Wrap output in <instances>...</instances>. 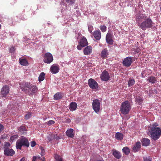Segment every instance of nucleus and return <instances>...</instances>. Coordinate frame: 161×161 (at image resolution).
I'll use <instances>...</instances> for the list:
<instances>
[{
  "label": "nucleus",
  "instance_id": "19",
  "mask_svg": "<svg viewBox=\"0 0 161 161\" xmlns=\"http://www.w3.org/2000/svg\"><path fill=\"white\" fill-rule=\"evenodd\" d=\"M142 145L143 146H147L150 143V141L149 139L147 138H143L141 140Z\"/></svg>",
  "mask_w": 161,
  "mask_h": 161
},
{
  "label": "nucleus",
  "instance_id": "15",
  "mask_svg": "<svg viewBox=\"0 0 161 161\" xmlns=\"http://www.w3.org/2000/svg\"><path fill=\"white\" fill-rule=\"evenodd\" d=\"M50 70L53 74H56L59 70V66L58 64H53L51 66Z\"/></svg>",
  "mask_w": 161,
  "mask_h": 161
},
{
  "label": "nucleus",
  "instance_id": "26",
  "mask_svg": "<svg viewBox=\"0 0 161 161\" xmlns=\"http://www.w3.org/2000/svg\"><path fill=\"white\" fill-rule=\"evenodd\" d=\"M147 80L152 84H154L157 81V78L153 76H151L147 78Z\"/></svg>",
  "mask_w": 161,
  "mask_h": 161
},
{
  "label": "nucleus",
  "instance_id": "18",
  "mask_svg": "<svg viewBox=\"0 0 161 161\" xmlns=\"http://www.w3.org/2000/svg\"><path fill=\"white\" fill-rule=\"evenodd\" d=\"M59 139H60V137L57 134H53L47 137V139L49 142H51L54 140H58Z\"/></svg>",
  "mask_w": 161,
  "mask_h": 161
},
{
  "label": "nucleus",
  "instance_id": "8",
  "mask_svg": "<svg viewBox=\"0 0 161 161\" xmlns=\"http://www.w3.org/2000/svg\"><path fill=\"white\" fill-rule=\"evenodd\" d=\"M43 61L45 63L50 64L53 60V58L52 54L49 53H47L45 54Z\"/></svg>",
  "mask_w": 161,
  "mask_h": 161
},
{
  "label": "nucleus",
  "instance_id": "17",
  "mask_svg": "<svg viewBox=\"0 0 161 161\" xmlns=\"http://www.w3.org/2000/svg\"><path fill=\"white\" fill-rule=\"evenodd\" d=\"M92 52V48L90 46L86 47L83 50V53L85 55L90 54Z\"/></svg>",
  "mask_w": 161,
  "mask_h": 161
},
{
  "label": "nucleus",
  "instance_id": "46",
  "mask_svg": "<svg viewBox=\"0 0 161 161\" xmlns=\"http://www.w3.org/2000/svg\"><path fill=\"white\" fill-rule=\"evenodd\" d=\"M10 52L11 53H13L15 51V48L14 47H11L10 49Z\"/></svg>",
  "mask_w": 161,
  "mask_h": 161
},
{
  "label": "nucleus",
  "instance_id": "34",
  "mask_svg": "<svg viewBox=\"0 0 161 161\" xmlns=\"http://www.w3.org/2000/svg\"><path fill=\"white\" fill-rule=\"evenodd\" d=\"M45 74L42 72L40 74L38 78L39 81H43L45 78Z\"/></svg>",
  "mask_w": 161,
  "mask_h": 161
},
{
  "label": "nucleus",
  "instance_id": "29",
  "mask_svg": "<svg viewBox=\"0 0 161 161\" xmlns=\"http://www.w3.org/2000/svg\"><path fill=\"white\" fill-rule=\"evenodd\" d=\"M18 130L23 134H25L26 133V128L25 126L24 125L21 126L18 128Z\"/></svg>",
  "mask_w": 161,
  "mask_h": 161
},
{
  "label": "nucleus",
  "instance_id": "50",
  "mask_svg": "<svg viewBox=\"0 0 161 161\" xmlns=\"http://www.w3.org/2000/svg\"><path fill=\"white\" fill-rule=\"evenodd\" d=\"M25 157L22 158L20 160V161H25Z\"/></svg>",
  "mask_w": 161,
  "mask_h": 161
},
{
  "label": "nucleus",
  "instance_id": "51",
  "mask_svg": "<svg viewBox=\"0 0 161 161\" xmlns=\"http://www.w3.org/2000/svg\"><path fill=\"white\" fill-rule=\"evenodd\" d=\"M37 159H39V160H42V158L41 157H40V156H37Z\"/></svg>",
  "mask_w": 161,
  "mask_h": 161
},
{
  "label": "nucleus",
  "instance_id": "4",
  "mask_svg": "<svg viewBox=\"0 0 161 161\" xmlns=\"http://www.w3.org/2000/svg\"><path fill=\"white\" fill-rule=\"evenodd\" d=\"M29 145L28 139L25 137L22 136L20 139L17 141L16 146L17 149H21L22 146L28 147Z\"/></svg>",
  "mask_w": 161,
  "mask_h": 161
},
{
  "label": "nucleus",
  "instance_id": "36",
  "mask_svg": "<svg viewBox=\"0 0 161 161\" xmlns=\"http://www.w3.org/2000/svg\"><path fill=\"white\" fill-rule=\"evenodd\" d=\"M18 137V135H15L13 136L10 137V141L11 142H13L14 140L15 139H17Z\"/></svg>",
  "mask_w": 161,
  "mask_h": 161
},
{
  "label": "nucleus",
  "instance_id": "20",
  "mask_svg": "<svg viewBox=\"0 0 161 161\" xmlns=\"http://www.w3.org/2000/svg\"><path fill=\"white\" fill-rule=\"evenodd\" d=\"M93 36L97 40H99L101 37V33L100 31L99 30H97L94 31Z\"/></svg>",
  "mask_w": 161,
  "mask_h": 161
},
{
  "label": "nucleus",
  "instance_id": "40",
  "mask_svg": "<svg viewBox=\"0 0 161 161\" xmlns=\"http://www.w3.org/2000/svg\"><path fill=\"white\" fill-rule=\"evenodd\" d=\"M40 149L41 150V156H44L45 154L44 148L43 147H40Z\"/></svg>",
  "mask_w": 161,
  "mask_h": 161
},
{
  "label": "nucleus",
  "instance_id": "10",
  "mask_svg": "<svg viewBox=\"0 0 161 161\" xmlns=\"http://www.w3.org/2000/svg\"><path fill=\"white\" fill-rule=\"evenodd\" d=\"M88 84L89 87L92 89H96L98 87V83L92 78L88 80Z\"/></svg>",
  "mask_w": 161,
  "mask_h": 161
},
{
  "label": "nucleus",
  "instance_id": "37",
  "mask_svg": "<svg viewBox=\"0 0 161 161\" xmlns=\"http://www.w3.org/2000/svg\"><path fill=\"white\" fill-rule=\"evenodd\" d=\"M100 29L102 32H105L106 31L107 27L105 25H102L100 26Z\"/></svg>",
  "mask_w": 161,
  "mask_h": 161
},
{
  "label": "nucleus",
  "instance_id": "43",
  "mask_svg": "<svg viewBox=\"0 0 161 161\" xmlns=\"http://www.w3.org/2000/svg\"><path fill=\"white\" fill-rule=\"evenodd\" d=\"M36 145V142L34 141H32L31 142V145L32 147H34Z\"/></svg>",
  "mask_w": 161,
  "mask_h": 161
},
{
  "label": "nucleus",
  "instance_id": "6",
  "mask_svg": "<svg viewBox=\"0 0 161 161\" xmlns=\"http://www.w3.org/2000/svg\"><path fill=\"white\" fill-rule=\"evenodd\" d=\"M147 18V16L145 14H143L140 12L137 14L136 15V21L138 26L146 19Z\"/></svg>",
  "mask_w": 161,
  "mask_h": 161
},
{
  "label": "nucleus",
  "instance_id": "11",
  "mask_svg": "<svg viewBox=\"0 0 161 161\" xmlns=\"http://www.w3.org/2000/svg\"><path fill=\"white\" fill-rule=\"evenodd\" d=\"M9 92V88L8 86H3L1 89V93L3 97H6Z\"/></svg>",
  "mask_w": 161,
  "mask_h": 161
},
{
  "label": "nucleus",
  "instance_id": "47",
  "mask_svg": "<svg viewBox=\"0 0 161 161\" xmlns=\"http://www.w3.org/2000/svg\"><path fill=\"white\" fill-rule=\"evenodd\" d=\"M93 28V27L92 26H89L88 27V29L89 30V31L91 33L92 31V29Z\"/></svg>",
  "mask_w": 161,
  "mask_h": 161
},
{
  "label": "nucleus",
  "instance_id": "21",
  "mask_svg": "<svg viewBox=\"0 0 161 161\" xmlns=\"http://www.w3.org/2000/svg\"><path fill=\"white\" fill-rule=\"evenodd\" d=\"M79 44L84 47L88 45L87 41L85 37L83 36L82 37V38L80 41Z\"/></svg>",
  "mask_w": 161,
  "mask_h": 161
},
{
  "label": "nucleus",
  "instance_id": "38",
  "mask_svg": "<svg viewBox=\"0 0 161 161\" xmlns=\"http://www.w3.org/2000/svg\"><path fill=\"white\" fill-rule=\"evenodd\" d=\"M31 116V112H29L26 114L25 115V119H29Z\"/></svg>",
  "mask_w": 161,
  "mask_h": 161
},
{
  "label": "nucleus",
  "instance_id": "23",
  "mask_svg": "<svg viewBox=\"0 0 161 161\" xmlns=\"http://www.w3.org/2000/svg\"><path fill=\"white\" fill-rule=\"evenodd\" d=\"M141 148V143L139 142H137L133 147V149L134 152H138Z\"/></svg>",
  "mask_w": 161,
  "mask_h": 161
},
{
  "label": "nucleus",
  "instance_id": "30",
  "mask_svg": "<svg viewBox=\"0 0 161 161\" xmlns=\"http://www.w3.org/2000/svg\"><path fill=\"white\" fill-rule=\"evenodd\" d=\"M19 63L21 65L26 66L28 64L27 61L25 58L19 59Z\"/></svg>",
  "mask_w": 161,
  "mask_h": 161
},
{
  "label": "nucleus",
  "instance_id": "39",
  "mask_svg": "<svg viewBox=\"0 0 161 161\" xmlns=\"http://www.w3.org/2000/svg\"><path fill=\"white\" fill-rule=\"evenodd\" d=\"M65 1L69 5L74 4L75 0H65Z\"/></svg>",
  "mask_w": 161,
  "mask_h": 161
},
{
  "label": "nucleus",
  "instance_id": "32",
  "mask_svg": "<svg viewBox=\"0 0 161 161\" xmlns=\"http://www.w3.org/2000/svg\"><path fill=\"white\" fill-rule=\"evenodd\" d=\"M123 152L126 155L129 154L130 153V149L127 147H125L122 149Z\"/></svg>",
  "mask_w": 161,
  "mask_h": 161
},
{
  "label": "nucleus",
  "instance_id": "7",
  "mask_svg": "<svg viewBox=\"0 0 161 161\" xmlns=\"http://www.w3.org/2000/svg\"><path fill=\"white\" fill-rule=\"evenodd\" d=\"M92 107L96 113H98L100 109V103L98 99H95L93 101Z\"/></svg>",
  "mask_w": 161,
  "mask_h": 161
},
{
  "label": "nucleus",
  "instance_id": "52",
  "mask_svg": "<svg viewBox=\"0 0 161 161\" xmlns=\"http://www.w3.org/2000/svg\"><path fill=\"white\" fill-rule=\"evenodd\" d=\"M45 158L44 157H43L42 158V160H42L43 161H45Z\"/></svg>",
  "mask_w": 161,
  "mask_h": 161
},
{
  "label": "nucleus",
  "instance_id": "33",
  "mask_svg": "<svg viewBox=\"0 0 161 161\" xmlns=\"http://www.w3.org/2000/svg\"><path fill=\"white\" fill-rule=\"evenodd\" d=\"M135 80L133 79H130L128 82V86H131L135 84Z\"/></svg>",
  "mask_w": 161,
  "mask_h": 161
},
{
  "label": "nucleus",
  "instance_id": "41",
  "mask_svg": "<svg viewBox=\"0 0 161 161\" xmlns=\"http://www.w3.org/2000/svg\"><path fill=\"white\" fill-rule=\"evenodd\" d=\"M10 144L8 142H6L5 143V144L4 145V149H5V148H9L8 147L10 146Z\"/></svg>",
  "mask_w": 161,
  "mask_h": 161
},
{
  "label": "nucleus",
  "instance_id": "22",
  "mask_svg": "<svg viewBox=\"0 0 161 161\" xmlns=\"http://www.w3.org/2000/svg\"><path fill=\"white\" fill-rule=\"evenodd\" d=\"M77 107V105L75 102H71L70 103L69 108L71 111L75 110L76 109Z\"/></svg>",
  "mask_w": 161,
  "mask_h": 161
},
{
  "label": "nucleus",
  "instance_id": "48",
  "mask_svg": "<svg viewBox=\"0 0 161 161\" xmlns=\"http://www.w3.org/2000/svg\"><path fill=\"white\" fill-rule=\"evenodd\" d=\"M4 129V126L3 125L0 124V133Z\"/></svg>",
  "mask_w": 161,
  "mask_h": 161
},
{
  "label": "nucleus",
  "instance_id": "16",
  "mask_svg": "<svg viewBox=\"0 0 161 161\" xmlns=\"http://www.w3.org/2000/svg\"><path fill=\"white\" fill-rule=\"evenodd\" d=\"M108 55V51L106 48L103 49L100 54V55L103 59L106 58Z\"/></svg>",
  "mask_w": 161,
  "mask_h": 161
},
{
  "label": "nucleus",
  "instance_id": "12",
  "mask_svg": "<svg viewBox=\"0 0 161 161\" xmlns=\"http://www.w3.org/2000/svg\"><path fill=\"white\" fill-rule=\"evenodd\" d=\"M113 35L110 33H108L106 36V40L107 43L110 45L113 44Z\"/></svg>",
  "mask_w": 161,
  "mask_h": 161
},
{
  "label": "nucleus",
  "instance_id": "42",
  "mask_svg": "<svg viewBox=\"0 0 161 161\" xmlns=\"http://www.w3.org/2000/svg\"><path fill=\"white\" fill-rule=\"evenodd\" d=\"M143 160V161H152L151 158L149 156L144 158Z\"/></svg>",
  "mask_w": 161,
  "mask_h": 161
},
{
  "label": "nucleus",
  "instance_id": "54",
  "mask_svg": "<svg viewBox=\"0 0 161 161\" xmlns=\"http://www.w3.org/2000/svg\"><path fill=\"white\" fill-rule=\"evenodd\" d=\"M151 91V90H149V92L150 93V94L151 93V92H150Z\"/></svg>",
  "mask_w": 161,
  "mask_h": 161
},
{
  "label": "nucleus",
  "instance_id": "13",
  "mask_svg": "<svg viewBox=\"0 0 161 161\" xmlns=\"http://www.w3.org/2000/svg\"><path fill=\"white\" fill-rule=\"evenodd\" d=\"M15 154V152L12 149L6 148H5V149L4 150V154L5 156H12L14 155Z\"/></svg>",
  "mask_w": 161,
  "mask_h": 161
},
{
  "label": "nucleus",
  "instance_id": "2",
  "mask_svg": "<svg viewBox=\"0 0 161 161\" xmlns=\"http://www.w3.org/2000/svg\"><path fill=\"white\" fill-rule=\"evenodd\" d=\"M158 125H153L150 131L151 138L155 141L158 139L161 135V129L158 127H154Z\"/></svg>",
  "mask_w": 161,
  "mask_h": 161
},
{
  "label": "nucleus",
  "instance_id": "14",
  "mask_svg": "<svg viewBox=\"0 0 161 161\" xmlns=\"http://www.w3.org/2000/svg\"><path fill=\"white\" fill-rule=\"evenodd\" d=\"M100 78L102 80L104 81L109 80L110 76L108 72L105 70L103 71L100 76Z\"/></svg>",
  "mask_w": 161,
  "mask_h": 161
},
{
  "label": "nucleus",
  "instance_id": "9",
  "mask_svg": "<svg viewBox=\"0 0 161 161\" xmlns=\"http://www.w3.org/2000/svg\"><path fill=\"white\" fill-rule=\"evenodd\" d=\"M132 58V57H128L124 58L122 62L123 65L127 67H129L133 62Z\"/></svg>",
  "mask_w": 161,
  "mask_h": 161
},
{
  "label": "nucleus",
  "instance_id": "24",
  "mask_svg": "<svg viewBox=\"0 0 161 161\" xmlns=\"http://www.w3.org/2000/svg\"><path fill=\"white\" fill-rule=\"evenodd\" d=\"M73 130L72 129L70 128L66 132V135L70 138H73L74 136L73 133Z\"/></svg>",
  "mask_w": 161,
  "mask_h": 161
},
{
  "label": "nucleus",
  "instance_id": "49",
  "mask_svg": "<svg viewBox=\"0 0 161 161\" xmlns=\"http://www.w3.org/2000/svg\"><path fill=\"white\" fill-rule=\"evenodd\" d=\"M32 158V161H36V160L37 158V157H36V156H34Z\"/></svg>",
  "mask_w": 161,
  "mask_h": 161
},
{
  "label": "nucleus",
  "instance_id": "31",
  "mask_svg": "<svg viewBox=\"0 0 161 161\" xmlns=\"http://www.w3.org/2000/svg\"><path fill=\"white\" fill-rule=\"evenodd\" d=\"M115 137L117 140H121L123 139V135L122 133L120 132H117L115 134Z\"/></svg>",
  "mask_w": 161,
  "mask_h": 161
},
{
  "label": "nucleus",
  "instance_id": "25",
  "mask_svg": "<svg viewBox=\"0 0 161 161\" xmlns=\"http://www.w3.org/2000/svg\"><path fill=\"white\" fill-rule=\"evenodd\" d=\"M113 155L116 158L119 159L121 157V154L119 151L114 150L113 152Z\"/></svg>",
  "mask_w": 161,
  "mask_h": 161
},
{
  "label": "nucleus",
  "instance_id": "53",
  "mask_svg": "<svg viewBox=\"0 0 161 161\" xmlns=\"http://www.w3.org/2000/svg\"><path fill=\"white\" fill-rule=\"evenodd\" d=\"M1 25L0 24V29H1Z\"/></svg>",
  "mask_w": 161,
  "mask_h": 161
},
{
  "label": "nucleus",
  "instance_id": "27",
  "mask_svg": "<svg viewBox=\"0 0 161 161\" xmlns=\"http://www.w3.org/2000/svg\"><path fill=\"white\" fill-rule=\"evenodd\" d=\"M63 94L60 92L56 93L54 96V99L55 100L61 99L63 97Z\"/></svg>",
  "mask_w": 161,
  "mask_h": 161
},
{
  "label": "nucleus",
  "instance_id": "3",
  "mask_svg": "<svg viewBox=\"0 0 161 161\" xmlns=\"http://www.w3.org/2000/svg\"><path fill=\"white\" fill-rule=\"evenodd\" d=\"M153 24L151 19L147 18L138 26L142 30L145 31L147 29L152 28Z\"/></svg>",
  "mask_w": 161,
  "mask_h": 161
},
{
  "label": "nucleus",
  "instance_id": "5",
  "mask_svg": "<svg viewBox=\"0 0 161 161\" xmlns=\"http://www.w3.org/2000/svg\"><path fill=\"white\" fill-rule=\"evenodd\" d=\"M131 109L130 104L128 101H125L121 104L120 111L122 114L125 115L128 114Z\"/></svg>",
  "mask_w": 161,
  "mask_h": 161
},
{
  "label": "nucleus",
  "instance_id": "1",
  "mask_svg": "<svg viewBox=\"0 0 161 161\" xmlns=\"http://www.w3.org/2000/svg\"><path fill=\"white\" fill-rule=\"evenodd\" d=\"M22 91L30 96L33 95L37 91V87L29 82H23L20 84Z\"/></svg>",
  "mask_w": 161,
  "mask_h": 161
},
{
  "label": "nucleus",
  "instance_id": "28",
  "mask_svg": "<svg viewBox=\"0 0 161 161\" xmlns=\"http://www.w3.org/2000/svg\"><path fill=\"white\" fill-rule=\"evenodd\" d=\"M135 102L139 105L141 104L143 102L142 98L140 96H137L135 98Z\"/></svg>",
  "mask_w": 161,
  "mask_h": 161
},
{
  "label": "nucleus",
  "instance_id": "44",
  "mask_svg": "<svg viewBox=\"0 0 161 161\" xmlns=\"http://www.w3.org/2000/svg\"><path fill=\"white\" fill-rule=\"evenodd\" d=\"M55 122L53 120H50L47 122V125H50L53 124Z\"/></svg>",
  "mask_w": 161,
  "mask_h": 161
},
{
  "label": "nucleus",
  "instance_id": "35",
  "mask_svg": "<svg viewBox=\"0 0 161 161\" xmlns=\"http://www.w3.org/2000/svg\"><path fill=\"white\" fill-rule=\"evenodd\" d=\"M54 158L57 161H63L62 157L58 154H55Z\"/></svg>",
  "mask_w": 161,
  "mask_h": 161
},
{
  "label": "nucleus",
  "instance_id": "45",
  "mask_svg": "<svg viewBox=\"0 0 161 161\" xmlns=\"http://www.w3.org/2000/svg\"><path fill=\"white\" fill-rule=\"evenodd\" d=\"M84 47L82 46V45L80 44L77 46V48L78 50H81L82 49V47Z\"/></svg>",
  "mask_w": 161,
  "mask_h": 161
}]
</instances>
